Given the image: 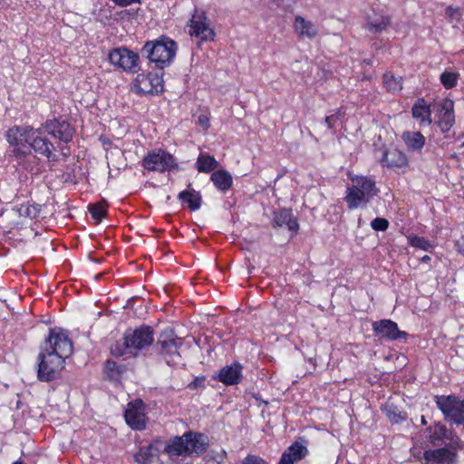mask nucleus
Instances as JSON below:
<instances>
[{
	"label": "nucleus",
	"mask_w": 464,
	"mask_h": 464,
	"mask_svg": "<svg viewBox=\"0 0 464 464\" xmlns=\"http://www.w3.org/2000/svg\"><path fill=\"white\" fill-rule=\"evenodd\" d=\"M154 330L151 326L142 324L134 329L128 328L123 336L112 343L110 353L119 358L125 354L137 356L140 352L153 344Z\"/></svg>",
	"instance_id": "f257e3e1"
},
{
	"label": "nucleus",
	"mask_w": 464,
	"mask_h": 464,
	"mask_svg": "<svg viewBox=\"0 0 464 464\" xmlns=\"http://www.w3.org/2000/svg\"><path fill=\"white\" fill-rule=\"evenodd\" d=\"M209 445L206 434L188 430L181 436L170 438L163 448V453L167 454L169 459L178 457H199L206 452Z\"/></svg>",
	"instance_id": "f03ea898"
},
{
	"label": "nucleus",
	"mask_w": 464,
	"mask_h": 464,
	"mask_svg": "<svg viewBox=\"0 0 464 464\" xmlns=\"http://www.w3.org/2000/svg\"><path fill=\"white\" fill-rule=\"evenodd\" d=\"M44 128H34L32 126H17L9 128L5 134V139H16L20 143L26 144L30 147V152L34 150L35 153L45 157L49 161H56L57 156L53 154L55 147L52 141L44 136Z\"/></svg>",
	"instance_id": "7ed1b4c3"
},
{
	"label": "nucleus",
	"mask_w": 464,
	"mask_h": 464,
	"mask_svg": "<svg viewBox=\"0 0 464 464\" xmlns=\"http://www.w3.org/2000/svg\"><path fill=\"white\" fill-rule=\"evenodd\" d=\"M347 177L351 185L346 187L343 200L349 210L365 208L380 192L376 181L370 176L348 172Z\"/></svg>",
	"instance_id": "20e7f679"
},
{
	"label": "nucleus",
	"mask_w": 464,
	"mask_h": 464,
	"mask_svg": "<svg viewBox=\"0 0 464 464\" xmlns=\"http://www.w3.org/2000/svg\"><path fill=\"white\" fill-rule=\"evenodd\" d=\"M177 51V43L166 35L147 41L141 48L142 55L160 70H164L172 63Z\"/></svg>",
	"instance_id": "39448f33"
},
{
	"label": "nucleus",
	"mask_w": 464,
	"mask_h": 464,
	"mask_svg": "<svg viewBox=\"0 0 464 464\" xmlns=\"http://www.w3.org/2000/svg\"><path fill=\"white\" fill-rule=\"evenodd\" d=\"M40 350L66 360L73 353V343L67 330L53 327L49 329L48 335L40 345Z\"/></svg>",
	"instance_id": "423d86ee"
},
{
	"label": "nucleus",
	"mask_w": 464,
	"mask_h": 464,
	"mask_svg": "<svg viewBox=\"0 0 464 464\" xmlns=\"http://www.w3.org/2000/svg\"><path fill=\"white\" fill-rule=\"evenodd\" d=\"M183 345V339L178 337L171 329L161 332L155 343L157 353L160 355L168 365L173 366L180 358L179 350Z\"/></svg>",
	"instance_id": "0eeeda50"
},
{
	"label": "nucleus",
	"mask_w": 464,
	"mask_h": 464,
	"mask_svg": "<svg viewBox=\"0 0 464 464\" xmlns=\"http://www.w3.org/2000/svg\"><path fill=\"white\" fill-rule=\"evenodd\" d=\"M65 367V359L40 350L37 356V379L51 382L60 378Z\"/></svg>",
	"instance_id": "6e6552de"
},
{
	"label": "nucleus",
	"mask_w": 464,
	"mask_h": 464,
	"mask_svg": "<svg viewBox=\"0 0 464 464\" xmlns=\"http://www.w3.org/2000/svg\"><path fill=\"white\" fill-rule=\"evenodd\" d=\"M433 401L447 422L464 424V400L455 395H434Z\"/></svg>",
	"instance_id": "1a4fd4ad"
},
{
	"label": "nucleus",
	"mask_w": 464,
	"mask_h": 464,
	"mask_svg": "<svg viewBox=\"0 0 464 464\" xmlns=\"http://www.w3.org/2000/svg\"><path fill=\"white\" fill-rule=\"evenodd\" d=\"M141 166L148 171L170 172L179 169L176 158L163 149H155L148 151L143 157Z\"/></svg>",
	"instance_id": "9d476101"
},
{
	"label": "nucleus",
	"mask_w": 464,
	"mask_h": 464,
	"mask_svg": "<svg viewBox=\"0 0 464 464\" xmlns=\"http://www.w3.org/2000/svg\"><path fill=\"white\" fill-rule=\"evenodd\" d=\"M464 450V441H459L458 445L447 443V445L425 450L423 459L425 464H458L459 451Z\"/></svg>",
	"instance_id": "9b49d317"
},
{
	"label": "nucleus",
	"mask_w": 464,
	"mask_h": 464,
	"mask_svg": "<svg viewBox=\"0 0 464 464\" xmlns=\"http://www.w3.org/2000/svg\"><path fill=\"white\" fill-rule=\"evenodd\" d=\"M108 60L114 67L127 73L134 74L140 70L139 53L124 46L111 49L108 53Z\"/></svg>",
	"instance_id": "f8f14e48"
},
{
	"label": "nucleus",
	"mask_w": 464,
	"mask_h": 464,
	"mask_svg": "<svg viewBox=\"0 0 464 464\" xmlns=\"http://www.w3.org/2000/svg\"><path fill=\"white\" fill-rule=\"evenodd\" d=\"M8 143V156L15 161L18 166L28 172L37 170L39 165V158L33 152H30V147L26 144L18 142L14 138L11 140L5 139Z\"/></svg>",
	"instance_id": "ddd939ff"
},
{
	"label": "nucleus",
	"mask_w": 464,
	"mask_h": 464,
	"mask_svg": "<svg viewBox=\"0 0 464 464\" xmlns=\"http://www.w3.org/2000/svg\"><path fill=\"white\" fill-rule=\"evenodd\" d=\"M423 437L425 441L433 448L453 442L458 445L459 441H462L454 430L448 429L440 421H434L428 426L423 431Z\"/></svg>",
	"instance_id": "4468645a"
},
{
	"label": "nucleus",
	"mask_w": 464,
	"mask_h": 464,
	"mask_svg": "<svg viewBox=\"0 0 464 464\" xmlns=\"http://www.w3.org/2000/svg\"><path fill=\"white\" fill-rule=\"evenodd\" d=\"M132 85L134 92L140 96L158 95L163 92V72L138 73Z\"/></svg>",
	"instance_id": "2eb2a0df"
},
{
	"label": "nucleus",
	"mask_w": 464,
	"mask_h": 464,
	"mask_svg": "<svg viewBox=\"0 0 464 464\" xmlns=\"http://www.w3.org/2000/svg\"><path fill=\"white\" fill-rule=\"evenodd\" d=\"M209 19L202 9L195 8L188 22L189 34L202 42L214 40L215 31L210 27Z\"/></svg>",
	"instance_id": "dca6fc26"
},
{
	"label": "nucleus",
	"mask_w": 464,
	"mask_h": 464,
	"mask_svg": "<svg viewBox=\"0 0 464 464\" xmlns=\"http://www.w3.org/2000/svg\"><path fill=\"white\" fill-rule=\"evenodd\" d=\"M43 128L51 137L63 143L71 142L76 133L75 128L62 116L46 120Z\"/></svg>",
	"instance_id": "f3484780"
},
{
	"label": "nucleus",
	"mask_w": 464,
	"mask_h": 464,
	"mask_svg": "<svg viewBox=\"0 0 464 464\" xmlns=\"http://www.w3.org/2000/svg\"><path fill=\"white\" fill-rule=\"evenodd\" d=\"M124 419L128 426L134 430H143L146 429L145 404L141 399H135L127 404Z\"/></svg>",
	"instance_id": "a211bd4d"
},
{
	"label": "nucleus",
	"mask_w": 464,
	"mask_h": 464,
	"mask_svg": "<svg viewBox=\"0 0 464 464\" xmlns=\"http://www.w3.org/2000/svg\"><path fill=\"white\" fill-rule=\"evenodd\" d=\"M372 329L376 337L386 341L407 339L409 334L399 329L396 322L391 319H382L372 324Z\"/></svg>",
	"instance_id": "6ab92c4d"
},
{
	"label": "nucleus",
	"mask_w": 464,
	"mask_h": 464,
	"mask_svg": "<svg viewBox=\"0 0 464 464\" xmlns=\"http://www.w3.org/2000/svg\"><path fill=\"white\" fill-rule=\"evenodd\" d=\"M308 440L299 436L282 453L278 464H295L309 455Z\"/></svg>",
	"instance_id": "aec40b11"
},
{
	"label": "nucleus",
	"mask_w": 464,
	"mask_h": 464,
	"mask_svg": "<svg viewBox=\"0 0 464 464\" xmlns=\"http://www.w3.org/2000/svg\"><path fill=\"white\" fill-rule=\"evenodd\" d=\"M382 156L380 159L382 167L392 169H401L406 172L409 168V160L407 155L399 149L388 150L382 148Z\"/></svg>",
	"instance_id": "412c9836"
},
{
	"label": "nucleus",
	"mask_w": 464,
	"mask_h": 464,
	"mask_svg": "<svg viewBox=\"0 0 464 464\" xmlns=\"http://www.w3.org/2000/svg\"><path fill=\"white\" fill-rule=\"evenodd\" d=\"M213 379L226 386L237 385L243 379V365L238 361H234L231 364L222 367Z\"/></svg>",
	"instance_id": "4be33fe9"
},
{
	"label": "nucleus",
	"mask_w": 464,
	"mask_h": 464,
	"mask_svg": "<svg viewBox=\"0 0 464 464\" xmlns=\"http://www.w3.org/2000/svg\"><path fill=\"white\" fill-rule=\"evenodd\" d=\"M271 224L274 228L285 226L289 231H292L295 234L299 230L297 218L294 216L293 210L287 208H281L274 211Z\"/></svg>",
	"instance_id": "5701e85b"
},
{
	"label": "nucleus",
	"mask_w": 464,
	"mask_h": 464,
	"mask_svg": "<svg viewBox=\"0 0 464 464\" xmlns=\"http://www.w3.org/2000/svg\"><path fill=\"white\" fill-rule=\"evenodd\" d=\"M430 104L423 98H418L411 107V116L420 127L430 126L432 123Z\"/></svg>",
	"instance_id": "b1692460"
},
{
	"label": "nucleus",
	"mask_w": 464,
	"mask_h": 464,
	"mask_svg": "<svg viewBox=\"0 0 464 464\" xmlns=\"http://www.w3.org/2000/svg\"><path fill=\"white\" fill-rule=\"evenodd\" d=\"M293 28L294 32L301 39L307 38L309 40H313L319 34L318 26L316 24L299 14L295 16Z\"/></svg>",
	"instance_id": "393cba45"
},
{
	"label": "nucleus",
	"mask_w": 464,
	"mask_h": 464,
	"mask_svg": "<svg viewBox=\"0 0 464 464\" xmlns=\"http://www.w3.org/2000/svg\"><path fill=\"white\" fill-rule=\"evenodd\" d=\"M442 133H448L455 124L454 102L446 99L441 103V112L436 122Z\"/></svg>",
	"instance_id": "a878e982"
},
{
	"label": "nucleus",
	"mask_w": 464,
	"mask_h": 464,
	"mask_svg": "<svg viewBox=\"0 0 464 464\" xmlns=\"http://www.w3.org/2000/svg\"><path fill=\"white\" fill-rule=\"evenodd\" d=\"M161 444V440L156 439L149 445L140 447L133 455L134 461L137 464H152L154 458L160 453Z\"/></svg>",
	"instance_id": "bb28decb"
},
{
	"label": "nucleus",
	"mask_w": 464,
	"mask_h": 464,
	"mask_svg": "<svg viewBox=\"0 0 464 464\" xmlns=\"http://www.w3.org/2000/svg\"><path fill=\"white\" fill-rule=\"evenodd\" d=\"M401 139L409 152L420 154L426 144V138L420 131L404 130Z\"/></svg>",
	"instance_id": "cd10ccee"
},
{
	"label": "nucleus",
	"mask_w": 464,
	"mask_h": 464,
	"mask_svg": "<svg viewBox=\"0 0 464 464\" xmlns=\"http://www.w3.org/2000/svg\"><path fill=\"white\" fill-rule=\"evenodd\" d=\"M102 372L107 381L119 382L123 373L126 372V366L124 364H119L111 359H107L103 363Z\"/></svg>",
	"instance_id": "c85d7f7f"
},
{
	"label": "nucleus",
	"mask_w": 464,
	"mask_h": 464,
	"mask_svg": "<svg viewBox=\"0 0 464 464\" xmlns=\"http://www.w3.org/2000/svg\"><path fill=\"white\" fill-rule=\"evenodd\" d=\"M210 180L218 190L227 191L233 186V178L226 169H216L211 173Z\"/></svg>",
	"instance_id": "c756f323"
},
{
	"label": "nucleus",
	"mask_w": 464,
	"mask_h": 464,
	"mask_svg": "<svg viewBox=\"0 0 464 464\" xmlns=\"http://www.w3.org/2000/svg\"><path fill=\"white\" fill-rule=\"evenodd\" d=\"M178 198L184 204H187L190 211H196L200 208L202 197L199 191L195 189H185L179 193Z\"/></svg>",
	"instance_id": "7c9ffc66"
},
{
	"label": "nucleus",
	"mask_w": 464,
	"mask_h": 464,
	"mask_svg": "<svg viewBox=\"0 0 464 464\" xmlns=\"http://www.w3.org/2000/svg\"><path fill=\"white\" fill-rule=\"evenodd\" d=\"M218 166V160L208 153H199L196 161V168L201 173L213 172L217 169Z\"/></svg>",
	"instance_id": "2f4dec72"
},
{
	"label": "nucleus",
	"mask_w": 464,
	"mask_h": 464,
	"mask_svg": "<svg viewBox=\"0 0 464 464\" xmlns=\"http://www.w3.org/2000/svg\"><path fill=\"white\" fill-rule=\"evenodd\" d=\"M382 82L383 87L388 92L397 93L402 90V77L395 76L392 72H386L383 73Z\"/></svg>",
	"instance_id": "473e14b6"
},
{
	"label": "nucleus",
	"mask_w": 464,
	"mask_h": 464,
	"mask_svg": "<svg viewBox=\"0 0 464 464\" xmlns=\"http://www.w3.org/2000/svg\"><path fill=\"white\" fill-rule=\"evenodd\" d=\"M41 212V205L35 202L23 203L18 208L20 217L29 218L31 219L37 218Z\"/></svg>",
	"instance_id": "72a5a7b5"
},
{
	"label": "nucleus",
	"mask_w": 464,
	"mask_h": 464,
	"mask_svg": "<svg viewBox=\"0 0 464 464\" xmlns=\"http://www.w3.org/2000/svg\"><path fill=\"white\" fill-rule=\"evenodd\" d=\"M107 208L108 205L103 200L88 206L89 212L95 223H100L107 215Z\"/></svg>",
	"instance_id": "f704fd0d"
},
{
	"label": "nucleus",
	"mask_w": 464,
	"mask_h": 464,
	"mask_svg": "<svg viewBox=\"0 0 464 464\" xmlns=\"http://www.w3.org/2000/svg\"><path fill=\"white\" fill-rule=\"evenodd\" d=\"M391 24L390 16H381V18L374 22H368L365 28L372 34H379L386 30Z\"/></svg>",
	"instance_id": "c9c22d12"
},
{
	"label": "nucleus",
	"mask_w": 464,
	"mask_h": 464,
	"mask_svg": "<svg viewBox=\"0 0 464 464\" xmlns=\"http://www.w3.org/2000/svg\"><path fill=\"white\" fill-rule=\"evenodd\" d=\"M410 246L415 248H419L424 251H430L434 247V245L430 242L427 238L420 236H411L408 237Z\"/></svg>",
	"instance_id": "e433bc0d"
},
{
	"label": "nucleus",
	"mask_w": 464,
	"mask_h": 464,
	"mask_svg": "<svg viewBox=\"0 0 464 464\" xmlns=\"http://www.w3.org/2000/svg\"><path fill=\"white\" fill-rule=\"evenodd\" d=\"M459 74L454 72H443L440 76V81L443 87L450 90L457 86Z\"/></svg>",
	"instance_id": "4c0bfd02"
},
{
	"label": "nucleus",
	"mask_w": 464,
	"mask_h": 464,
	"mask_svg": "<svg viewBox=\"0 0 464 464\" xmlns=\"http://www.w3.org/2000/svg\"><path fill=\"white\" fill-rule=\"evenodd\" d=\"M383 411L388 419L393 423H399L406 419L405 413L402 415V412L393 404L386 405Z\"/></svg>",
	"instance_id": "58836bf2"
},
{
	"label": "nucleus",
	"mask_w": 464,
	"mask_h": 464,
	"mask_svg": "<svg viewBox=\"0 0 464 464\" xmlns=\"http://www.w3.org/2000/svg\"><path fill=\"white\" fill-rule=\"evenodd\" d=\"M345 112L342 110V108L336 109L330 115L325 116L324 122L327 125L329 130H334L337 124V122L343 117Z\"/></svg>",
	"instance_id": "ea45409f"
},
{
	"label": "nucleus",
	"mask_w": 464,
	"mask_h": 464,
	"mask_svg": "<svg viewBox=\"0 0 464 464\" xmlns=\"http://www.w3.org/2000/svg\"><path fill=\"white\" fill-rule=\"evenodd\" d=\"M389 226V220L384 218L377 217L371 221V227L377 232L386 231Z\"/></svg>",
	"instance_id": "a19ab883"
},
{
	"label": "nucleus",
	"mask_w": 464,
	"mask_h": 464,
	"mask_svg": "<svg viewBox=\"0 0 464 464\" xmlns=\"http://www.w3.org/2000/svg\"><path fill=\"white\" fill-rule=\"evenodd\" d=\"M240 464H269V462L258 455L247 454Z\"/></svg>",
	"instance_id": "79ce46f5"
},
{
	"label": "nucleus",
	"mask_w": 464,
	"mask_h": 464,
	"mask_svg": "<svg viewBox=\"0 0 464 464\" xmlns=\"http://www.w3.org/2000/svg\"><path fill=\"white\" fill-rule=\"evenodd\" d=\"M445 14L448 16V18L450 19V21H453V20L459 21L462 14L460 8L454 7L452 5H449L446 7Z\"/></svg>",
	"instance_id": "37998d69"
},
{
	"label": "nucleus",
	"mask_w": 464,
	"mask_h": 464,
	"mask_svg": "<svg viewBox=\"0 0 464 464\" xmlns=\"http://www.w3.org/2000/svg\"><path fill=\"white\" fill-rule=\"evenodd\" d=\"M206 376H197L188 384L189 390H197L198 388H205Z\"/></svg>",
	"instance_id": "c03bdc74"
},
{
	"label": "nucleus",
	"mask_w": 464,
	"mask_h": 464,
	"mask_svg": "<svg viewBox=\"0 0 464 464\" xmlns=\"http://www.w3.org/2000/svg\"><path fill=\"white\" fill-rule=\"evenodd\" d=\"M198 123L203 130H208L210 128V116L208 114H200L198 118Z\"/></svg>",
	"instance_id": "a18cd8bd"
},
{
	"label": "nucleus",
	"mask_w": 464,
	"mask_h": 464,
	"mask_svg": "<svg viewBox=\"0 0 464 464\" xmlns=\"http://www.w3.org/2000/svg\"><path fill=\"white\" fill-rule=\"evenodd\" d=\"M431 260L430 256H428V255H425L423 256L421 258H420V262L421 263H429L430 261Z\"/></svg>",
	"instance_id": "49530a36"
},
{
	"label": "nucleus",
	"mask_w": 464,
	"mask_h": 464,
	"mask_svg": "<svg viewBox=\"0 0 464 464\" xmlns=\"http://www.w3.org/2000/svg\"><path fill=\"white\" fill-rule=\"evenodd\" d=\"M362 63L368 65V66H372V59H364L362 61Z\"/></svg>",
	"instance_id": "de8ad7c7"
},
{
	"label": "nucleus",
	"mask_w": 464,
	"mask_h": 464,
	"mask_svg": "<svg viewBox=\"0 0 464 464\" xmlns=\"http://www.w3.org/2000/svg\"><path fill=\"white\" fill-rule=\"evenodd\" d=\"M420 424L427 425V420L423 415L420 417Z\"/></svg>",
	"instance_id": "09e8293b"
},
{
	"label": "nucleus",
	"mask_w": 464,
	"mask_h": 464,
	"mask_svg": "<svg viewBox=\"0 0 464 464\" xmlns=\"http://www.w3.org/2000/svg\"><path fill=\"white\" fill-rule=\"evenodd\" d=\"M373 46L375 47L376 50L381 49V45H379V44H377V43H374Z\"/></svg>",
	"instance_id": "8fccbe9b"
},
{
	"label": "nucleus",
	"mask_w": 464,
	"mask_h": 464,
	"mask_svg": "<svg viewBox=\"0 0 464 464\" xmlns=\"http://www.w3.org/2000/svg\"><path fill=\"white\" fill-rule=\"evenodd\" d=\"M13 464H24L20 459L15 460Z\"/></svg>",
	"instance_id": "3c124183"
},
{
	"label": "nucleus",
	"mask_w": 464,
	"mask_h": 464,
	"mask_svg": "<svg viewBox=\"0 0 464 464\" xmlns=\"http://www.w3.org/2000/svg\"><path fill=\"white\" fill-rule=\"evenodd\" d=\"M461 241H462V251L464 252V236L461 237Z\"/></svg>",
	"instance_id": "603ef678"
},
{
	"label": "nucleus",
	"mask_w": 464,
	"mask_h": 464,
	"mask_svg": "<svg viewBox=\"0 0 464 464\" xmlns=\"http://www.w3.org/2000/svg\"><path fill=\"white\" fill-rule=\"evenodd\" d=\"M462 146H464V142H463Z\"/></svg>",
	"instance_id": "864d4df0"
}]
</instances>
